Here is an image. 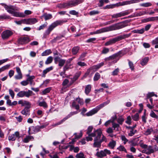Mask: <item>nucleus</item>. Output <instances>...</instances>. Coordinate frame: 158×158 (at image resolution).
I'll list each match as a JSON object with an SVG mask.
<instances>
[{
    "instance_id": "nucleus-36",
    "label": "nucleus",
    "mask_w": 158,
    "mask_h": 158,
    "mask_svg": "<svg viewBox=\"0 0 158 158\" xmlns=\"http://www.w3.org/2000/svg\"><path fill=\"white\" fill-rule=\"evenodd\" d=\"M152 3L150 2L143 3L140 4V6L145 7L151 6H152Z\"/></svg>"
},
{
    "instance_id": "nucleus-58",
    "label": "nucleus",
    "mask_w": 158,
    "mask_h": 158,
    "mask_svg": "<svg viewBox=\"0 0 158 158\" xmlns=\"http://www.w3.org/2000/svg\"><path fill=\"white\" fill-rule=\"evenodd\" d=\"M124 121V119L122 117H120L117 119L118 123L120 125H122Z\"/></svg>"
},
{
    "instance_id": "nucleus-33",
    "label": "nucleus",
    "mask_w": 158,
    "mask_h": 158,
    "mask_svg": "<svg viewBox=\"0 0 158 158\" xmlns=\"http://www.w3.org/2000/svg\"><path fill=\"white\" fill-rule=\"evenodd\" d=\"M91 86L90 85H88L86 86L85 87V93L88 95L90 92L91 90Z\"/></svg>"
},
{
    "instance_id": "nucleus-22",
    "label": "nucleus",
    "mask_w": 158,
    "mask_h": 158,
    "mask_svg": "<svg viewBox=\"0 0 158 158\" xmlns=\"http://www.w3.org/2000/svg\"><path fill=\"white\" fill-rule=\"evenodd\" d=\"M88 136L86 137V140L87 141H92L93 140V138L92 137H94L95 136H96L97 135V134L96 133V131H95L90 134H88Z\"/></svg>"
},
{
    "instance_id": "nucleus-31",
    "label": "nucleus",
    "mask_w": 158,
    "mask_h": 158,
    "mask_svg": "<svg viewBox=\"0 0 158 158\" xmlns=\"http://www.w3.org/2000/svg\"><path fill=\"white\" fill-rule=\"evenodd\" d=\"M149 60L148 57H145L140 62V64L143 66L146 65Z\"/></svg>"
},
{
    "instance_id": "nucleus-35",
    "label": "nucleus",
    "mask_w": 158,
    "mask_h": 158,
    "mask_svg": "<svg viewBox=\"0 0 158 158\" xmlns=\"http://www.w3.org/2000/svg\"><path fill=\"white\" fill-rule=\"evenodd\" d=\"M72 65L71 64H66L63 68V71H64V73H65L66 71L68 70V69H71Z\"/></svg>"
},
{
    "instance_id": "nucleus-57",
    "label": "nucleus",
    "mask_w": 158,
    "mask_h": 158,
    "mask_svg": "<svg viewBox=\"0 0 158 158\" xmlns=\"http://www.w3.org/2000/svg\"><path fill=\"white\" fill-rule=\"evenodd\" d=\"M137 131L136 130H134L133 128L131 129L130 130L129 133H128V135L129 136H131L134 135V134Z\"/></svg>"
},
{
    "instance_id": "nucleus-37",
    "label": "nucleus",
    "mask_w": 158,
    "mask_h": 158,
    "mask_svg": "<svg viewBox=\"0 0 158 158\" xmlns=\"http://www.w3.org/2000/svg\"><path fill=\"white\" fill-rule=\"evenodd\" d=\"M78 112H79L78 111L71 112L66 117H65V118H66V120H67V119L70 118L72 116L76 114H77Z\"/></svg>"
},
{
    "instance_id": "nucleus-56",
    "label": "nucleus",
    "mask_w": 158,
    "mask_h": 158,
    "mask_svg": "<svg viewBox=\"0 0 158 158\" xmlns=\"http://www.w3.org/2000/svg\"><path fill=\"white\" fill-rule=\"evenodd\" d=\"M118 6H119L118 5V3H117L115 4H114L111 5H107L106 6L105 8H112Z\"/></svg>"
},
{
    "instance_id": "nucleus-34",
    "label": "nucleus",
    "mask_w": 158,
    "mask_h": 158,
    "mask_svg": "<svg viewBox=\"0 0 158 158\" xmlns=\"http://www.w3.org/2000/svg\"><path fill=\"white\" fill-rule=\"evenodd\" d=\"M116 144V141L112 140L108 144V146L109 147L112 149H113Z\"/></svg>"
},
{
    "instance_id": "nucleus-26",
    "label": "nucleus",
    "mask_w": 158,
    "mask_h": 158,
    "mask_svg": "<svg viewBox=\"0 0 158 158\" xmlns=\"http://www.w3.org/2000/svg\"><path fill=\"white\" fill-rule=\"evenodd\" d=\"M29 111L28 108H25L21 111V113L23 115H29Z\"/></svg>"
},
{
    "instance_id": "nucleus-50",
    "label": "nucleus",
    "mask_w": 158,
    "mask_h": 158,
    "mask_svg": "<svg viewBox=\"0 0 158 158\" xmlns=\"http://www.w3.org/2000/svg\"><path fill=\"white\" fill-rule=\"evenodd\" d=\"M100 77V75L98 73H96L94 77V81H98Z\"/></svg>"
},
{
    "instance_id": "nucleus-59",
    "label": "nucleus",
    "mask_w": 158,
    "mask_h": 158,
    "mask_svg": "<svg viewBox=\"0 0 158 158\" xmlns=\"http://www.w3.org/2000/svg\"><path fill=\"white\" fill-rule=\"evenodd\" d=\"M87 54V53L86 52H84L80 56V57L79 58L78 60H84V58L85 57L86 55Z\"/></svg>"
},
{
    "instance_id": "nucleus-32",
    "label": "nucleus",
    "mask_w": 158,
    "mask_h": 158,
    "mask_svg": "<svg viewBox=\"0 0 158 158\" xmlns=\"http://www.w3.org/2000/svg\"><path fill=\"white\" fill-rule=\"evenodd\" d=\"M155 21V18L154 17H150L143 20V22L144 23H147L148 22L154 21Z\"/></svg>"
},
{
    "instance_id": "nucleus-13",
    "label": "nucleus",
    "mask_w": 158,
    "mask_h": 158,
    "mask_svg": "<svg viewBox=\"0 0 158 158\" xmlns=\"http://www.w3.org/2000/svg\"><path fill=\"white\" fill-rule=\"evenodd\" d=\"M155 151L152 146H149L147 148L144 149L142 152L147 155H149L154 152Z\"/></svg>"
},
{
    "instance_id": "nucleus-29",
    "label": "nucleus",
    "mask_w": 158,
    "mask_h": 158,
    "mask_svg": "<svg viewBox=\"0 0 158 158\" xmlns=\"http://www.w3.org/2000/svg\"><path fill=\"white\" fill-rule=\"evenodd\" d=\"M80 49L78 46L74 47L72 49V52L73 55L76 54L78 52Z\"/></svg>"
},
{
    "instance_id": "nucleus-16",
    "label": "nucleus",
    "mask_w": 158,
    "mask_h": 158,
    "mask_svg": "<svg viewBox=\"0 0 158 158\" xmlns=\"http://www.w3.org/2000/svg\"><path fill=\"white\" fill-rule=\"evenodd\" d=\"M12 13V15L15 17L21 18H24L25 17V15L23 12L14 11Z\"/></svg>"
},
{
    "instance_id": "nucleus-27",
    "label": "nucleus",
    "mask_w": 158,
    "mask_h": 158,
    "mask_svg": "<svg viewBox=\"0 0 158 158\" xmlns=\"http://www.w3.org/2000/svg\"><path fill=\"white\" fill-rule=\"evenodd\" d=\"M18 104L21 105L22 106H23L25 105H30V103L27 101H23L22 100H20L18 102Z\"/></svg>"
},
{
    "instance_id": "nucleus-21",
    "label": "nucleus",
    "mask_w": 158,
    "mask_h": 158,
    "mask_svg": "<svg viewBox=\"0 0 158 158\" xmlns=\"http://www.w3.org/2000/svg\"><path fill=\"white\" fill-rule=\"evenodd\" d=\"M98 111L96 108H95L86 113V114H85V115L87 116H91L97 113Z\"/></svg>"
},
{
    "instance_id": "nucleus-64",
    "label": "nucleus",
    "mask_w": 158,
    "mask_h": 158,
    "mask_svg": "<svg viewBox=\"0 0 158 158\" xmlns=\"http://www.w3.org/2000/svg\"><path fill=\"white\" fill-rule=\"evenodd\" d=\"M99 12L97 10H92L90 11L89 13V14L90 15H94L98 14L99 13Z\"/></svg>"
},
{
    "instance_id": "nucleus-45",
    "label": "nucleus",
    "mask_w": 158,
    "mask_h": 158,
    "mask_svg": "<svg viewBox=\"0 0 158 158\" xmlns=\"http://www.w3.org/2000/svg\"><path fill=\"white\" fill-rule=\"evenodd\" d=\"M53 60V57L51 56L48 57L45 61L46 64H48L51 63Z\"/></svg>"
},
{
    "instance_id": "nucleus-28",
    "label": "nucleus",
    "mask_w": 158,
    "mask_h": 158,
    "mask_svg": "<svg viewBox=\"0 0 158 158\" xmlns=\"http://www.w3.org/2000/svg\"><path fill=\"white\" fill-rule=\"evenodd\" d=\"M131 35V34H125L123 35H120L117 36L119 41H120L122 39H124L125 38H128Z\"/></svg>"
},
{
    "instance_id": "nucleus-1",
    "label": "nucleus",
    "mask_w": 158,
    "mask_h": 158,
    "mask_svg": "<svg viewBox=\"0 0 158 158\" xmlns=\"http://www.w3.org/2000/svg\"><path fill=\"white\" fill-rule=\"evenodd\" d=\"M67 22V20H57L53 22L49 25L48 28L46 31L45 34L44 35V37L45 38L46 37L45 36V35H48L50 32L57 26L59 25H61L63 23H66Z\"/></svg>"
},
{
    "instance_id": "nucleus-2",
    "label": "nucleus",
    "mask_w": 158,
    "mask_h": 158,
    "mask_svg": "<svg viewBox=\"0 0 158 158\" xmlns=\"http://www.w3.org/2000/svg\"><path fill=\"white\" fill-rule=\"evenodd\" d=\"M83 1V0H72L65 3L60 4L59 6L60 8H65L67 6L72 7L82 3Z\"/></svg>"
},
{
    "instance_id": "nucleus-9",
    "label": "nucleus",
    "mask_w": 158,
    "mask_h": 158,
    "mask_svg": "<svg viewBox=\"0 0 158 158\" xmlns=\"http://www.w3.org/2000/svg\"><path fill=\"white\" fill-rule=\"evenodd\" d=\"M130 13V11L127 10L119 13L113 14L112 15V18H117L127 15Z\"/></svg>"
},
{
    "instance_id": "nucleus-23",
    "label": "nucleus",
    "mask_w": 158,
    "mask_h": 158,
    "mask_svg": "<svg viewBox=\"0 0 158 158\" xmlns=\"http://www.w3.org/2000/svg\"><path fill=\"white\" fill-rule=\"evenodd\" d=\"M98 69L99 68L97 65L93 66L90 67L87 70L86 73H87V74H89V73L91 70H93V71H95Z\"/></svg>"
},
{
    "instance_id": "nucleus-8",
    "label": "nucleus",
    "mask_w": 158,
    "mask_h": 158,
    "mask_svg": "<svg viewBox=\"0 0 158 158\" xmlns=\"http://www.w3.org/2000/svg\"><path fill=\"white\" fill-rule=\"evenodd\" d=\"M143 0H131L130 1H126L118 3L119 6L129 5L135 3H137L141 2H143Z\"/></svg>"
},
{
    "instance_id": "nucleus-11",
    "label": "nucleus",
    "mask_w": 158,
    "mask_h": 158,
    "mask_svg": "<svg viewBox=\"0 0 158 158\" xmlns=\"http://www.w3.org/2000/svg\"><path fill=\"white\" fill-rule=\"evenodd\" d=\"M111 152L110 150L105 149L100 152H98L97 153V155L99 157L102 158L105 156L107 154H110Z\"/></svg>"
},
{
    "instance_id": "nucleus-46",
    "label": "nucleus",
    "mask_w": 158,
    "mask_h": 158,
    "mask_svg": "<svg viewBox=\"0 0 158 158\" xmlns=\"http://www.w3.org/2000/svg\"><path fill=\"white\" fill-rule=\"evenodd\" d=\"M154 96L156 97H157V95L155 94L153 92L149 93L147 94L146 99L149 98H151V97H153Z\"/></svg>"
},
{
    "instance_id": "nucleus-25",
    "label": "nucleus",
    "mask_w": 158,
    "mask_h": 158,
    "mask_svg": "<svg viewBox=\"0 0 158 158\" xmlns=\"http://www.w3.org/2000/svg\"><path fill=\"white\" fill-rule=\"evenodd\" d=\"M81 74V73L80 72L76 74L73 78L72 79V81L70 82V84L69 85V86H70L79 77Z\"/></svg>"
},
{
    "instance_id": "nucleus-20",
    "label": "nucleus",
    "mask_w": 158,
    "mask_h": 158,
    "mask_svg": "<svg viewBox=\"0 0 158 158\" xmlns=\"http://www.w3.org/2000/svg\"><path fill=\"white\" fill-rule=\"evenodd\" d=\"M41 17L44 18L46 21L51 19L52 18V16L51 14L45 13L41 16Z\"/></svg>"
},
{
    "instance_id": "nucleus-52",
    "label": "nucleus",
    "mask_w": 158,
    "mask_h": 158,
    "mask_svg": "<svg viewBox=\"0 0 158 158\" xmlns=\"http://www.w3.org/2000/svg\"><path fill=\"white\" fill-rule=\"evenodd\" d=\"M51 87H48L47 88L45 89H44V90L42 91V94L43 95H45L46 94L49 93L50 90H51Z\"/></svg>"
},
{
    "instance_id": "nucleus-24",
    "label": "nucleus",
    "mask_w": 158,
    "mask_h": 158,
    "mask_svg": "<svg viewBox=\"0 0 158 158\" xmlns=\"http://www.w3.org/2000/svg\"><path fill=\"white\" fill-rule=\"evenodd\" d=\"M112 125L114 130H116L117 131H119L121 130V129L120 127L119 124L115 123H114V122H113Z\"/></svg>"
},
{
    "instance_id": "nucleus-49",
    "label": "nucleus",
    "mask_w": 158,
    "mask_h": 158,
    "mask_svg": "<svg viewBox=\"0 0 158 158\" xmlns=\"http://www.w3.org/2000/svg\"><path fill=\"white\" fill-rule=\"evenodd\" d=\"M121 138L122 141L123 142L124 144H125L127 143V142H128V140L127 139L124 135H121Z\"/></svg>"
},
{
    "instance_id": "nucleus-55",
    "label": "nucleus",
    "mask_w": 158,
    "mask_h": 158,
    "mask_svg": "<svg viewBox=\"0 0 158 158\" xmlns=\"http://www.w3.org/2000/svg\"><path fill=\"white\" fill-rule=\"evenodd\" d=\"M153 131V129L152 128L148 129L145 131L144 134L146 135H150L152 132Z\"/></svg>"
},
{
    "instance_id": "nucleus-48",
    "label": "nucleus",
    "mask_w": 158,
    "mask_h": 158,
    "mask_svg": "<svg viewBox=\"0 0 158 158\" xmlns=\"http://www.w3.org/2000/svg\"><path fill=\"white\" fill-rule=\"evenodd\" d=\"M38 105L40 106H43L44 108H46L48 107V105L46 103L45 101L40 102Z\"/></svg>"
},
{
    "instance_id": "nucleus-38",
    "label": "nucleus",
    "mask_w": 158,
    "mask_h": 158,
    "mask_svg": "<svg viewBox=\"0 0 158 158\" xmlns=\"http://www.w3.org/2000/svg\"><path fill=\"white\" fill-rule=\"evenodd\" d=\"M146 14H148V12L146 10H144L140 11L136 14L135 16H139Z\"/></svg>"
},
{
    "instance_id": "nucleus-41",
    "label": "nucleus",
    "mask_w": 158,
    "mask_h": 158,
    "mask_svg": "<svg viewBox=\"0 0 158 158\" xmlns=\"http://www.w3.org/2000/svg\"><path fill=\"white\" fill-rule=\"evenodd\" d=\"M29 24H34L38 22V20L35 18L29 19Z\"/></svg>"
},
{
    "instance_id": "nucleus-60",
    "label": "nucleus",
    "mask_w": 158,
    "mask_h": 158,
    "mask_svg": "<svg viewBox=\"0 0 158 158\" xmlns=\"http://www.w3.org/2000/svg\"><path fill=\"white\" fill-rule=\"evenodd\" d=\"M131 118L130 116H128L127 117V120L125 122L127 124L130 125L131 124Z\"/></svg>"
},
{
    "instance_id": "nucleus-54",
    "label": "nucleus",
    "mask_w": 158,
    "mask_h": 158,
    "mask_svg": "<svg viewBox=\"0 0 158 158\" xmlns=\"http://www.w3.org/2000/svg\"><path fill=\"white\" fill-rule=\"evenodd\" d=\"M71 106L75 108V109L77 110H78L79 109L80 107L78 105L76 104L75 101H73V102Z\"/></svg>"
},
{
    "instance_id": "nucleus-15",
    "label": "nucleus",
    "mask_w": 158,
    "mask_h": 158,
    "mask_svg": "<svg viewBox=\"0 0 158 158\" xmlns=\"http://www.w3.org/2000/svg\"><path fill=\"white\" fill-rule=\"evenodd\" d=\"M118 41H119L118 40V37H116L113 39H110L108 41L105 43V45L106 46L111 45Z\"/></svg>"
},
{
    "instance_id": "nucleus-19",
    "label": "nucleus",
    "mask_w": 158,
    "mask_h": 158,
    "mask_svg": "<svg viewBox=\"0 0 158 158\" xmlns=\"http://www.w3.org/2000/svg\"><path fill=\"white\" fill-rule=\"evenodd\" d=\"M109 31H110L109 27H104L99 30H97L96 31V33L97 34H98Z\"/></svg>"
},
{
    "instance_id": "nucleus-47",
    "label": "nucleus",
    "mask_w": 158,
    "mask_h": 158,
    "mask_svg": "<svg viewBox=\"0 0 158 158\" xmlns=\"http://www.w3.org/2000/svg\"><path fill=\"white\" fill-rule=\"evenodd\" d=\"M133 119L135 121H137L139 120V117L138 113H136L135 115L132 116Z\"/></svg>"
},
{
    "instance_id": "nucleus-7",
    "label": "nucleus",
    "mask_w": 158,
    "mask_h": 158,
    "mask_svg": "<svg viewBox=\"0 0 158 158\" xmlns=\"http://www.w3.org/2000/svg\"><path fill=\"white\" fill-rule=\"evenodd\" d=\"M33 92L30 90H28L27 91H21L19 92L17 94V96L19 97L22 98L24 96L28 98L31 96Z\"/></svg>"
},
{
    "instance_id": "nucleus-12",
    "label": "nucleus",
    "mask_w": 158,
    "mask_h": 158,
    "mask_svg": "<svg viewBox=\"0 0 158 158\" xmlns=\"http://www.w3.org/2000/svg\"><path fill=\"white\" fill-rule=\"evenodd\" d=\"M54 61L56 64H57V62H59L58 65L61 68L62 67L65 62V60L60 58V57L57 56L54 58Z\"/></svg>"
},
{
    "instance_id": "nucleus-51",
    "label": "nucleus",
    "mask_w": 158,
    "mask_h": 158,
    "mask_svg": "<svg viewBox=\"0 0 158 158\" xmlns=\"http://www.w3.org/2000/svg\"><path fill=\"white\" fill-rule=\"evenodd\" d=\"M109 51L110 50L109 48L104 47L103 48L101 53L102 54H106L108 53Z\"/></svg>"
},
{
    "instance_id": "nucleus-30",
    "label": "nucleus",
    "mask_w": 158,
    "mask_h": 158,
    "mask_svg": "<svg viewBox=\"0 0 158 158\" xmlns=\"http://www.w3.org/2000/svg\"><path fill=\"white\" fill-rule=\"evenodd\" d=\"M108 103L109 102H105L97 106L95 108L98 111L100 109L104 107L105 106L107 105Z\"/></svg>"
},
{
    "instance_id": "nucleus-6",
    "label": "nucleus",
    "mask_w": 158,
    "mask_h": 158,
    "mask_svg": "<svg viewBox=\"0 0 158 158\" xmlns=\"http://www.w3.org/2000/svg\"><path fill=\"white\" fill-rule=\"evenodd\" d=\"M13 34V33L12 31L9 30H7L2 32L1 34V36L3 40H6L9 39Z\"/></svg>"
},
{
    "instance_id": "nucleus-18",
    "label": "nucleus",
    "mask_w": 158,
    "mask_h": 158,
    "mask_svg": "<svg viewBox=\"0 0 158 158\" xmlns=\"http://www.w3.org/2000/svg\"><path fill=\"white\" fill-rule=\"evenodd\" d=\"M75 135V138L73 139L71 142L69 143V144H73L76 141L75 140L76 139H79L81 137L82 135V133L81 131L80 133L78 135H77V134L75 133L74 134Z\"/></svg>"
},
{
    "instance_id": "nucleus-39",
    "label": "nucleus",
    "mask_w": 158,
    "mask_h": 158,
    "mask_svg": "<svg viewBox=\"0 0 158 158\" xmlns=\"http://www.w3.org/2000/svg\"><path fill=\"white\" fill-rule=\"evenodd\" d=\"M52 53V51L50 49L46 50L44 51L41 54L42 56H46Z\"/></svg>"
},
{
    "instance_id": "nucleus-62",
    "label": "nucleus",
    "mask_w": 158,
    "mask_h": 158,
    "mask_svg": "<svg viewBox=\"0 0 158 158\" xmlns=\"http://www.w3.org/2000/svg\"><path fill=\"white\" fill-rule=\"evenodd\" d=\"M150 116L152 118L158 119V116L152 110L151 111Z\"/></svg>"
},
{
    "instance_id": "nucleus-10",
    "label": "nucleus",
    "mask_w": 158,
    "mask_h": 158,
    "mask_svg": "<svg viewBox=\"0 0 158 158\" xmlns=\"http://www.w3.org/2000/svg\"><path fill=\"white\" fill-rule=\"evenodd\" d=\"M2 5L4 6V7L5 8L7 11L10 14H12V13L13 12L14 10H17V8L14 6L10 5L7 6L5 4H2Z\"/></svg>"
},
{
    "instance_id": "nucleus-43",
    "label": "nucleus",
    "mask_w": 158,
    "mask_h": 158,
    "mask_svg": "<svg viewBox=\"0 0 158 158\" xmlns=\"http://www.w3.org/2000/svg\"><path fill=\"white\" fill-rule=\"evenodd\" d=\"M32 139H33V138L32 136H27L26 137L24 138L23 141L24 143H27L30 140Z\"/></svg>"
},
{
    "instance_id": "nucleus-17",
    "label": "nucleus",
    "mask_w": 158,
    "mask_h": 158,
    "mask_svg": "<svg viewBox=\"0 0 158 158\" xmlns=\"http://www.w3.org/2000/svg\"><path fill=\"white\" fill-rule=\"evenodd\" d=\"M19 136V132H16L15 134H13L10 136H9L8 139L9 140L14 141L15 140L16 137H18Z\"/></svg>"
},
{
    "instance_id": "nucleus-42",
    "label": "nucleus",
    "mask_w": 158,
    "mask_h": 158,
    "mask_svg": "<svg viewBox=\"0 0 158 158\" xmlns=\"http://www.w3.org/2000/svg\"><path fill=\"white\" fill-rule=\"evenodd\" d=\"M144 32V28H142L140 30H135L132 31V32L134 33H139L142 34Z\"/></svg>"
},
{
    "instance_id": "nucleus-61",
    "label": "nucleus",
    "mask_w": 158,
    "mask_h": 158,
    "mask_svg": "<svg viewBox=\"0 0 158 158\" xmlns=\"http://www.w3.org/2000/svg\"><path fill=\"white\" fill-rule=\"evenodd\" d=\"M66 120V118H64L62 120H60V121L54 124V126H56L59 125L62 123L64 122Z\"/></svg>"
},
{
    "instance_id": "nucleus-63",
    "label": "nucleus",
    "mask_w": 158,
    "mask_h": 158,
    "mask_svg": "<svg viewBox=\"0 0 158 158\" xmlns=\"http://www.w3.org/2000/svg\"><path fill=\"white\" fill-rule=\"evenodd\" d=\"M76 101L80 105H82L83 104V100L82 99H81L80 98H77L76 99Z\"/></svg>"
},
{
    "instance_id": "nucleus-53",
    "label": "nucleus",
    "mask_w": 158,
    "mask_h": 158,
    "mask_svg": "<svg viewBox=\"0 0 158 158\" xmlns=\"http://www.w3.org/2000/svg\"><path fill=\"white\" fill-rule=\"evenodd\" d=\"M11 19V18L9 16L6 15H0V19Z\"/></svg>"
},
{
    "instance_id": "nucleus-44",
    "label": "nucleus",
    "mask_w": 158,
    "mask_h": 158,
    "mask_svg": "<svg viewBox=\"0 0 158 158\" xmlns=\"http://www.w3.org/2000/svg\"><path fill=\"white\" fill-rule=\"evenodd\" d=\"M76 158H85V156L82 152H80L76 154Z\"/></svg>"
},
{
    "instance_id": "nucleus-5",
    "label": "nucleus",
    "mask_w": 158,
    "mask_h": 158,
    "mask_svg": "<svg viewBox=\"0 0 158 158\" xmlns=\"http://www.w3.org/2000/svg\"><path fill=\"white\" fill-rule=\"evenodd\" d=\"M126 25L124 23H120L115 24L109 26L110 31L118 30L125 27Z\"/></svg>"
},
{
    "instance_id": "nucleus-14",
    "label": "nucleus",
    "mask_w": 158,
    "mask_h": 158,
    "mask_svg": "<svg viewBox=\"0 0 158 158\" xmlns=\"http://www.w3.org/2000/svg\"><path fill=\"white\" fill-rule=\"evenodd\" d=\"M30 41L29 39L27 37H24L19 39L18 42L19 44H24L28 43Z\"/></svg>"
},
{
    "instance_id": "nucleus-40",
    "label": "nucleus",
    "mask_w": 158,
    "mask_h": 158,
    "mask_svg": "<svg viewBox=\"0 0 158 158\" xmlns=\"http://www.w3.org/2000/svg\"><path fill=\"white\" fill-rule=\"evenodd\" d=\"M10 66V64H8L4 66H3L2 67L0 68V73L2 71H4L5 70L8 69Z\"/></svg>"
},
{
    "instance_id": "nucleus-3",
    "label": "nucleus",
    "mask_w": 158,
    "mask_h": 158,
    "mask_svg": "<svg viewBox=\"0 0 158 158\" xmlns=\"http://www.w3.org/2000/svg\"><path fill=\"white\" fill-rule=\"evenodd\" d=\"M96 133L97 134V135L94 139L93 147L94 148H98L101 146V142L100 141V138L102 133L101 130L98 129L96 131Z\"/></svg>"
},
{
    "instance_id": "nucleus-4",
    "label": "nucleus",
    "mask_w": 158,
    "mask_h": 158,
    "mask_svg": "<svg viewBox=\"0 0 158 158\" xmlns=\"http://www.w3.org/2000/svg\"><path fill=\"white\" fill-rule=\"evenodd\" d=\"M126 53L125 52V51L124 50L119 51L118 52L113 54L109 57L105 58V60L106 61H109L110 60L115 59L118 57L119 58L125 55Z\"/></svg>"
}]
</instances>
